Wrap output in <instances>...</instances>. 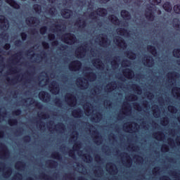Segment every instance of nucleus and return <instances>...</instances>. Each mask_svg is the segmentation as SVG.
Returning <instances> with one entry per match:
<instances>
[{"label":"nucleus","mask_w":180,"mask_h":180,"mask_svg":"<svg viewBox=\"0 0 180 180\" xmlns=\"http://www.w3.org/2000/svg\"><path fill=\"white\" fill-rule=\"evenodd\" d=\"M106 171L111 175H116L117 174V167L113 163H108L106 165Z\"/></svg>","instance_id":"nucleus-22"},{"label":"nucleus","mask_w":180,"mask_h":180,"mask_svg":"<svg viewBox=\"0 0 180 180\" xmlns=\"http://www.w3.org/2000/svg\"><path fill=\"white\" fill-rule=\"evenodd\" d=\"M8 157H9V150H8V148L4 143H0V158L6 160Z\"/></svg>","instance_id":"nucleus-15"},{"label":"nucleus","mask_w":180,"mask_h":180,"mask_svg":"<svg viewBox=\"0 0 180 180\" xmlns=\"http://www.w3.org/2000/svg\"><path fill=\"white\" fill-rule=\"evenodd\" d=\"M127 57H128L129 60H135L136 54L131 51H129L128 53L127 54Z\"/></svg>","instance_id":"nucleus-58"},{"label":"nucleus","mask_w":180,"mask_h":180,"mask_svg":"<svg viewBox=\"0 0 180 180\" xmlns=\"http://www.w3.org/2000/svg\"><path fill=\"white\" fill-rule=\"evenodd\" d=\"M173 9H174L175 13L180 14V4L174 5Z\"/></svg>","instance_id":"nucleus-61"},{"label":"nucleus","mask_w":180,"mask_h":180,"mask_svg":"<svg viewBox=\"0 0 180 180\" xmlns=\"http://www.w3.org/2000/svg\"><path fill=\"white\" fill-rule=\"evenodd\" d=\"M86 116H91V122L94 123H99L102 120V114L94 110L91 105L86 104L83 106Z\"/></svg>","instance_id":"nucleus-6"},{"label":"nucleus","mask_w":180,"mask_h":180,"mask_svg":"<svg viewBox=\"0 0 180 180\" xmlns=\"http://www.w3.org/2000/svg\"><path fill=\"white\" fill-rule=\"evenodd\" d=\"M173 55L175 57H177L178 58H179L180 57V49H174L173 51Z\"/></svg>","instance_id":"nucleus-64"},{"label":"nucleus","mask_w":180,"mask_h":180,"mask_svg":"<svg viewBox=\"0 0 180 180\" xmlns=\"http://www.w3.org/2000/svg\"><path fill=\"white\" fill-rule=\"evenodd\" d=\"M76 169H77V171H78V172H80V174H86V170L85 167H84V166H82V165H78Z\"/></svg>","instance_id":"nucleus-52"},{"label":"nucleus","mask_w":180,"mask_h":180,"mask_svg":"<svg viewBox=\"0 0 180 180\" xmlns=\"http://www.w3.org/2000/svg\"><path fill=\"white\" fill-rule=\"evenodd\" d=\"M22 61H23V58L20 53H16L12 56V64L14 65H23V63H20Z\"/></svg>","instance_id":"nucleus-19"},{"label":"nucleus","mask_w":180,"mask_h":180,"mask_svg":"<svg viewBox=\"0 0 180 180\" xmlns=\"http://www.w3.org/2000/svg\"><path fill=\"white\" fill-rule=\"evenodd\" d=\"M110 44V41L108 39V37L105 34H100L97 37L94 41V46H101V47H107Z\"/></svg>","instance_id":"nucleus-10"},{"label":"nucleus","mask_w":180,"mask_h":180,"mask_svg":"<svg viewBox=\"0 0 180 180\" xmlns=\"http://www.w3.org/2000/svg\"><path fill=\"white\" fill-rule=\"evenodd\" d=\"M60 39L63 43H66V44H75V40L76 37L75 35L71 34H66L64 35H62L60 37Z\"/></svg>","instance_id":"nucleus-12"},{"label":"nucleus","mask_w":180,"mask_h":180,"mask_svg":"<svg viewBox=\"0 0 180 180\" xmlns=\"http://www.w3.org/2000/svg\"><path fill=\"white\" fill-rule=\"evenodd\" d=\"M117 33L118 36L115 37L114 39V43L118 46V47L123 49V50L127 47V45L126 44V42H124V40H123V38L120 36H123L124 37H132L133 39H134V37L136 36V33L133 34L131 33V31L127 32V30L123 28H118L117 30Z\"/></svg>","instance_id":"nucleus-5"},{"label":"nucleus","mask_w":180,"mask_h":180,"mask_svg":"<svg viewBox=\"0 0 180 180\" xmlns=\"http://www.w3.org/2000/svg\"><path fill=\"white\" fill-rule=\"evenodd\" d=\"M133 88L135 94H137V95H141L143 91H141V89L140 88V86L136 84H134Z\"/></svg>","instance_id":"nucleus-53"},{"label":"nucleus","mask_w":180,"mask_h":180,"mask_svg":"<svg viewBox=\"0 0 180 180\" xmlns=\"http://www.w3.org/2000/svg\"><path fill=\"white\" fill-rule=\"evenodd\" d=\"M45 13V16L46 18V20H49V18H54L56 15H57V10H56V8L54 6L49 8V10L44 11Z\"/></svg>","instance_id":"nucleus-26"},{"label":"nucleus","mask_w":180,"mask_h":180,"mask_svg":"<svg viewBox=\"0 0 180 180\" xmlns=\"http://www.w3.org/2000/svg\"><path fill=\"white\" fill-rule=\"evenodd\" d=\"M65 101L69 106L74 107L77 105V96H75L74 94H67L65 96Z\"/></svg>","instance_id":"nucleus-14"},{"label":"nucleus","mask_w":180,"mask_h":180,"mask_svg":"<svg viewBox=\"0 0 180 180\" xmlns=\"http://www.w3.org/2000/svg\"><path fill=\"white\" fill-rule=\"evenodd\" d=\"M172 94L176 99H180V88L174 87L172 90Z\"/></svg>","instance_id":"nucleus-41"},{"label":"nucleus","mask_w":180,"mask_h":180,"mask_svg":"<svg viewBox=\"0 0 180 180\" xmlns=\"http://www.w3.org/2000/svg\"><path fill=\"white\" fill-rule=\"evenodd\" d=\"M143 63L146 67H153L154 65V60L151 56L145 57V59L143 60Z\"/></svg>","instance_id":"nucleus-32"},{"label":"nucleus","mask_w":180,"mask_h":180,"mask_svg":"<svg viewBox=\"0 0 180 180\" xmlns=\"http://www.w3.org/2000/svg\"><path fill=\"white\" fill-rule=\"evenodd\" d=\"M46 23H47L48 25H51V32H52V33H56L57 36H61V34H63V32H64L65 29V27H64V25H58V21H53Z\"/></svg>","instance_id":"nucleus-9"},{"label":"nucleus","mask_w":180,"mask_h":180,"mask_svg":"<svg viewBox=\"0 0 180 180\" xmlns=\"http://www.w3.org/2000/svg\"><path fill=\"white\" fill-rule=\"evenodd\" d=\"M84 78H78L77 81V86H79L82 89H86L89 86V81L92 82L96 79V75L94 73V70L91 68H86L83 71Z\"/></svg>","instance_id":"nucleus-4"},{"label":"nucleus","mask_w":180,"mask_h":180,"mask_svg":"<svg viewBox=\"0 0 180 180\" xmlns=\"http://www.w3.org/2000/svg\"><path fill=\"white\" fill-rule=\"evenodd\" d=\"M27 25L28 26H38L39 23H40V21L39 19L34 17L27 18L25 20Z\"/></svg>","instance_id":"nucleus-27"},{"label":"nucleus","mask_w":180,"mask_h":180,"mask_svg":"<svg viewBox=\"0 0 180 180\" xmlns=\"http://www.w3.org/2000/svg\"><path fill=\"white\" fill-rule=\"evenodd\" d=\"M49 91L53 95H57L60 92V86L56 82H52L51 84L49 85Z\"/></svg>","instance_id":"nucleus-23"},{"label":"nucleus","mask_w":180,"mask_h":180,"mask_svg":"<svg viewBox=\"0 0 180 180\" xmlns=\"http://www.w3.org/2000/svg\"><path fill=\"white\" fill-rule=\"evenodd\" d=\"M179 78V74L172 72L167 74L168 84L170 86H174L176 85V79Z\"/></svg>","instance_id":"nucleus-13"},{"label":"nucleus","mask_w":180,"mask_h":180,"mask_svg":"<svg viewBox=\"0 0 180 180\" xmlns=\"http://www.w3.org/2000/svg\"><path fill=\"white\" fill-rule=\"evenodd\" d=\"M137 96L134 94H131L129 96L126 97V101H128L129 102H134V101H137Z\"/></svg>","instance_id":"nucleus-50"},{"label":"nucleus","mask_w":180,"mask_h":180,"mask_svg":"<svg viewBox=\"0 0 180 180\" xmlns=\"http://www.w3.org/2000/svg\"><path fill=\"white\" fill-rule=\"evenodd\" d=\"M30 54H27V57L32 63H40V61H43V57L34 53V52L31 51Z\"/></svg>","instance_id":"nucleus-16"},{"label":"nucleus","mask_w":180,"mask_h":180,"mask_svg":"<svg viewBox=\"0 0 180 180\" xmlns=\"http://www.w3.org/2000/svg\"><path fill=\"white\" fill-rule=\"evenodd\" d=\"M89 8H87V12L84 13L83 15V19L87 18V20H91L93 23H98V16H106L108 15V11L105 8H98L97 11L94 10V5L88 3Z\"/></svg>","instance_id":"nucleus-3"},{"label":"nucleus","mask_w":180,"mask_h":180,"mask_svg":"<svg viewBox=\"0 0 180 180\" xmlns=\"http://www.w3.org/2000/svg\"><path fill=\"white\" fill-rule=\"evenodd\" d=\"M119 63H120V57H115L111 61L112 68L113 70H116V68H119Z\"/></svg>","instance_id":"nucleus-34"},{"label":"nucleus","mask_w":180,"mask_h":180,"mask_svg":"<svg viewBox=\"0 0 180 180\" xmlns=\"http://www.w3.org/2000/svg\"><path fill=\"white\" fill-rule=\"evenodd\" d=\"M148 51L154 56V57L157 56V50H155V47L152 46H148Z\"/></svg>","instance_id":"nucleus-49"},{"label":"nucleus","mask_w":180,"mask_h":180,"mask_svg":"<svg viewBox=\"0 0 180 180\" xmlns=\"http://www.w3.org/2000/svg\"><path fill=\"white\" fill-rule=\"evenodd\" d=\"M153 136L155 139H156V140H158V141H165L167 140V138H165V135L161 131L154 134Z\"/></svg>","instance_id":"nucleus-33"},{"label":"nucleus","mask_w":180,"mask_h":180,"mask_svg":"<svg viewBox=\"0 0 180 180\" xmlns=\"http://www.w3.org/2000/svg\"><path fill=\"white\" fill-rule=\"evenodd\" d=\"M162 0H149L151 5H148L146 11V18L148 20H154V13L157 12L155 9V5L161 4Z\"/></svg>","instance_id":"nucleus-7"},{"label":"nucleus","mask_w":180,"mask_h":180,"mask_svg":"<svg viewBox=\"0 0 180 180\" xmlns=\"http://www.w3.org/2000/svg\"><path fill=\"white\" fill-rule=\"evenodd\" d=\"M82 64L78 60H75L69 65L70 71H79Z\"/></svg>","instance_id":"nucleus-25"},{"label":"nucleus","mask_w":180,"mask_h":180,"mask_svg":"<svg viewBox=\"0 0 180 180\" xmlns=\"http://www.w3.org/2000/svg\"><path fill=\"white\" fill-rule=\"evenodd\" d=\"M173 26H174V27H175V29H176L178 30V29H179V27H180L179 20H178L177 18L174 19Z\"/></svg>","instance_id":"nucleus-55"},{"label":"nucleus","mask_w":180,"mask_h":180,"mask_svg":"<svg viewBox=\"0 0 180 180\" xmlns=\"http://www.w3.org/2000/svg\"><path fill=\"white\" fill-rule=\"evenodd\" d=\"M122 112L124 116H130L131 115V105L127 102H124L122 105Z\"/></svg>","instance_id":"nucleus-18"},{"label":"nucleus","mask_w":180,"mask_h":180,"mask_svg":"<svg viewBox=\"0 0 180 180\" xmlns=\"http://www.w3.org/2000/svg\"><path fill=\"white\" fill-rule=\"evenodd\" d=\"M8 124H10V126H16V124H18V120H9Z\"/></svg>","instance_id":"nucleus-63"},{"label":"nucleus","mask_w":180,"mask_h":180,"mask_svg":"<svg viewBox=\"0 0 180 180\" xmlns=\"http://www.w3.org/2000/svg\"><path fill=\"white\" fill-rule=\"evenodd\" d=\"M26 106H30L31 105H33L34 106H36L37 108H39V109H42L43 105L38 103L37 101H34L32 98H27L26 100H23Z\"/></svg>","instance_id":"nucleus-21"},{"label":"nucleus","mask_w":180,"mask_h":180,"mask_svg":"<svg viewBox=\"0 0 180 180\" xmlns=\"http://www.w3.org/2000/svg\"><path fill=\"white\" fill-rule=\"evenodd\" d=\"M72 115L74 117H81L84 116V112L81 109H77L73 110Z\"/></svg>","instance_id":"nucleus-42"},{"label":"nucleus","mask_w":180,"mask_h":180,"mask_svg":"<svg viewBox=\"0 0 180 180\" xmlns=\"http://www.w3.org/2000/svg\"><path fill=\"white\" fill-rule=\"evenodd\" d=\"M168 110L169 112H170L171 113H176V112H178V110H176V108L172 105H169L168 107Z\"/></svg>","instance_id":"nucleus-60"},{"label":"nucleus","mask_w":180,"mask_h":180,"mask_svg":"<svg viewBox=\"0 0 180 180\" xmlns=\"http://www.w3.org/2000/svg\"><path fill=\"white\" fill-rule=\"evenodd\" d=\"M168 123H169V121L168 120L167 117L163 118L160 121V124H162V126H167L168 124Z\"/></svg>","instance_id":"nucleus-59"},{"label":"nucleus","mask_w":180,"mask_h":180,"mask_svg":"<svg viewBox=\"0 0 180 180\" xmlns=\"http://www.w3.org/2000/svg\"><path fill=\"white\" fill-rule=\"evenodd\" d=\"M92 44H86L84 46L79 47L76 51L75 55L77 58H84L89 56V57H96V58L92 59V64L96 70H100L101 71H105V65L101 62V53L98 50L92 49Z\"/></svg>","instance_id":"nucleus-1"},{"label":"nucleus","mask_w":180,"mask_h":180,"mask_svg":"<svg viewBox=\"0 0 180 180\" xmlns=\"http://www.w3.org/2000/svg\"><path fill=\"white\" fill-rule=\"evenodd\" d=\"M49 75L46 72L41 73L39 76V85L40 86H44L49 84Z\"/></svg>","instance_id":"nucleus-20"},{"label":"nucleus","mask_w":180,"mask_h":180,"mask_svg":"<svg viewBox=\"0 0 180 180\" xmlns=\"http://www.w3.org/2000/svg\"><path fill=\"white\" fill-rule=\"evenodd\" d=\"M152 110L153 112L154 117H160V115H161V111H160V108L158 105H153L152 107Z\"/></svg>","instance_id":"nucleus-39"},{"label":"nucleus","mask_w":180,"mask_h":180,"mask_svg":"<svg viewBox=\"0 0 180 180\" xmlns=\"http://www.w3.org/2000/svg\"><path fill=\"white\" fill-rule=\"evenodd\" d=\"M125 4H134L135 6H140L143 4V0H123Z\"/></svg>","instance_id":"nucleus-40"},{"label":"nucleus","mask_w":180,"mask_h":180,"mask_svg":"<svg viewBox=\"0 0 180 180\" xmlns=\"http://www.w3.org/2000/svg\"><path fill=\"white\" fill-rule=\"evenodd\" d=\"M19 72H20V70H18V68L15 67V68H11L8 70L7 74L12 75L13 74H19Z\"/></svg>","instance_id":"nucleus-47"},{"label":"nucleus","mask_w":180,"mask_h":180,"mask_svg":"<svg viewBox=\"0 0 180 180\" xmlns=\"http://www.w3.org/2000/svg\"><path fill=\"white\" fill-rule=\"evenodd\" d=\"M38 116L39 117H41V119H44V120L49 119V117H50V115H49L48 114L43 113L41 115L40 112L38 113Z\"/></svg>","instance_id":"nucleus-62"},{"label":"nucleus","mask_w":180,"mask_h":180,"mask_svg":"<svg viewBox=\"0 0 180 180\" xmlns=\"http://www.w3.org/2000/svg\"><path fill=\"white\" fill-rule=\"evenodd\" d=\"M92 137L94 138V143L97 144V146H100V144H102V136L98 133L96 129L93 131L92 132Z\"/></svg>","instance_id":"nucleus-24"},{"label":"nucleus","mask_w":180,"mask_h":180,"mask_svg":"<svg viewBox=\"0 0 180 180\" xmlns=\"http://www.w3.org/2000/svg\"><path fill=\"white\" fill-rule=\"evenodd\" d=\"M6 2L10 6L14 8V9H19L20 8V6L13 0H6Z\"/></svg>","instance_id":"nucleus-44"},{"label":"nucleus","mask_w":180,"mask_h":180,"mask_svg":"<svg viewBox=\"0 0 180 180\" xmlns=\"http://www.w3.org/2000/svg\"><path fill=\"white\" fill-rule=\"evenodd\" d=\"M2 171H4L6 178H9V176L12 175V169L11 167L4 169V164L0 163V172Z\"/></svg>","instance_id":"nucleus-31"},{"label":"nucleus","mask_w":180,"mask_h":180,"mask_svg":"<svg viewBox=\"0 0 180 180\" xmlns=\"http://www.w3.org/2000/svg\"><path fill=\"white\" fill-rule=\"evenodd\" d=\"M117 89H119V86H117L116 82H112L105 87V92H112V91H116Z\"/></svg>","instance_id":"nucleus-28"},{"label":"nucleus","mask_w":180,"mask_h":180,"mask_svg":"<svg viewBox=\"0 0 180 180\" xmlns=\"http://www.w3.org/2000/svg\"><path fill=\"white\" fill-rule=\"evenodd\" d=\"M110 22L111 23H113V25H120V21L119 20V18L115 15H110L108 18Z\"/></svg>","instance_id":"nucleus-46"},{"label":"nucleus","mask_w":180,"mask_h":180,"mask_svg":"<svg viewBox=\"0 0 180 180\" xmlns=\"http://www.w3.org/2000/svg\"><path fill=\"white\" fill-rule=\"evenodd\" d=\"M1 37L2 38V41H4L5 43H6L8 40H9V35H8V34L5 32H3L2 34H1Z\"/></svg>","instance_id":"nucleus-56"},{"label":"nucleus","mask_w":180,"mask_h":180,"mask_svg":"<svg viewBox=\"0 0 180 180\" xmlns=\"http://www.w3.org/2000/svg\"><path fill=\"white\" fill-rule=\"evenodd\" d=\"M125 160L127 161V163L124 162V159L122 160L123 165H125V167H131V164H133V160L130 158V156H128L127 154H125Z\"/></svg>","instance_id":"nucleus-37"},{"label":"nucleus","mask_w":180,"mask_h":180,"mask_svg":"<svg viewBox=\"0 0 180 180\" xmlns=\"http://www.w3.org/2000/svg\"><path fill=\"white\" fill-rule=\"evenodd\" d=\"M2 54H8V52L1 51L0 49V74H2L4 70L6 68V67H5V64L4 63V58L2 57Z\"/></svg>","instance_id":"nucleus-30"},{"label":"nucleus","mask_w":180,"mask_h":180,"mask_svg":"<svg viewBox=\"0 0 180 180\" xmlns=\"http://www.w3.org/2000/svg\"><path fill=\"white\" fill-rule=\"evenodd\" d=\"M54 130L59 131V133H64V131H65V126L62 123L58 124L54 126Z\"/></svg>","instance_id":"nucleus-38"},{"label":"nucleus","mask_w":180,"mask_h":180,"mask_svg":"<svg viewBox=\"0 0 180 180\" xmlns=\"http://www.w3.org/2000/svg\"><path fill=\"white\" fill-rule=\"evenodd\" d=\"M15 168L18 171H23L25 169V163H23L22 162H18L15 164Z\"/></svg>","instance_id":"nucleus-48"},{"label":"nucleus","mask_w":180,"mask_h":180,"mask_svg":"<svg viewBox=\"0 0 180 180\" xmlns=\"http://www.w3.org/2000/svg\"><path fill=\"white\" fill-rule=\"evenodd\" d=\"M39 98L42 102H50V95L46 91H41L39 94Z\"/></svg>","instance_id":"nucleus-29"},{"label":"nucleus","mask_w":180,"mask_h":180,"mask_svg":"<svg viewBox=\"0 0 180 180\" xmlns=\"http://www.w3.org/2000/svg\"><path fill=\"white\" fill-rule=\"evenodd\" d=\"M133 108L139 112H141V110H144V108H141L140 105H139L137 103H133Z\"/></svg>","instance_id":"nucleus-57"},{"label":"nucleus","mask_w":180,"mask_h":180,"mask_svg":"<svg viewBox=\"0 0 180 180\" xmlns=\"http://www.w3.org/2000/svg\"><path fill=\"white\" fill-rule=\"evenodd\" d=\"M122 68L120 69V71H122V74L125 78H128V79H131L134 77V72L131 71V70L126 68L130 67L131 65V62L128 60H124L121 63Z\"/></svg>","instance_id":"nucleus-8"},{"label":"nucleus","mask_w":180,"mask_h":180,"mask_svg":"<svg viewBox=\"0 0 180 180\" xmlns=\"http://www.w3.org/2000/svg\"><path fill=\"white\" fill-rule=\"evenodd\" d=\"M123 129L127 133H136L140 129V125L136 122H127L124 124Z\"/></svg>","instance_id":"nucleus-11"},{"label":"nucleus","mask_w":180,"mask_h":180,"mask_svg":"<svg viewBox=\"0 0 180 180\" xmlns=\"http://www.w3.org/2000/svg\"><path fill=\"white\" fill-rule=\"evenodd\" d=\"M163 9H165V11H166V12H169L170 13V12L172 11V5L171 4V3L169 1H167L165 2L163 6Z\"/></svg>","instance_id":"nucleus-43"},{"label":"nucleus","mask_w":180,"mask_h":180,"mask_svg":"<svg viewBox=\"0 0 180 180\" xmlns=\"http://www.w3.org/2000/svg\"><path fill=\"white\" fill-rule=\"evenodd\" d=\"M0 28L4 32L9 29V21L4 15H0Z\"/></svg>","instance_id":"nucleus-17"},{"label":"nucleus","mask_w":180,"mask_h":180,"mask_svg":"<svg viewBox=\"0 0 180 180\" xmlns=\"http://www.w3.org/2000/svg\"><path fill=\"white\" fill-rule=\"evenodd\" d=\"M78 132L76 131L72 132V136L70 138V143H75L73 146V150L69 153L70 157L72 158H75V154H77L79 157H82V160L84 161V162H92L93 158L88 153H85L86 151L85 149L82 150V143L80 142H77L78 140Z\"/></svg>","instance_id":"nucleus-2"},{"label":"nucleus","mask_w":180,"mask_h":180,"mask_svg":"<svg viewBox=\"0 0 180 180\" xmlns=\"http://www.w3.org/2000/svg\"><path fill=\"white\" fill-rule=\"evenodd\" d=\"M72 15V11L69 9H63L61 11V15L63 16V18H65V19H68V18H71Z\"/></svg>","instance_id":"nucleus-36"},{"label":"nucleus","mask_w":180,"mask_h":180,"mask_svg":"<svg viewBox=\"0 0 180 180\" xmlns=\"http://www.w3.org/2000/svg\"><path fill=\"white\" fill-rule=\"evenodd\" d=\"M121 16L123 18V19H124V20H129V19H131V15H130V13L124 10L121 11Z\"/></svg>","instance_id":"nucleus-45"},{"label":"nucleus","mask_w":180,"mask_h":180,"mask_svg":"<svg viewBox=\"0 0 180 180\" xmlns=\"http://www.w3.org/2000/svg\"><path fill=\"white\" fill-rule=\"evenodd\" d=\"M33 9L36 12V13H38V14L41 13V6L39 4H34L33 6Z\"/></svg>","instance_id":"nucleus-51"},{"label":"nucleus","mask_w":180,"mask_h":180,"mask_svg":"<svg viewBox=\"0 0 180 180\" xmlns=\"http://www.w3.org/2000/svg\"><path fill=\"white\" fill-rule=\"evenodd\" d=\"M75 26H77V27H78V30H81V29H84V27L86 26V22L84 19H81L75 22Z\"/></svg>","instance_id":"nucleus-35"},{"label":"nucleus","mask_w":180,"mask_h":180,"mask_svg":"<svg viewBox=\"0 0 180 180\" xmlns=\"http://www.w3.org/2000/svg\"><path fill=\"white\" fill-rule=\"evenodd\" d=\"M103 86H98L97 88H96L94 91L92 92V95H99L101 92H102Z\"/></svg>","instance_id":"nucleus-54"}]
</instances>
